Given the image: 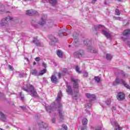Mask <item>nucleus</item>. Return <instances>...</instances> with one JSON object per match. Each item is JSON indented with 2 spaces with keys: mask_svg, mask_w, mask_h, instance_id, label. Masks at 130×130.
I'll list each match as a JSON object with an SVG mask.
<instances>
[{
  "mask_svg": "<svg viewBox=\"0 0 130 130\" xmlns=\"http://www.w3.org/2000/svg\"><path fill=\"white\" fill-rule=\"evenodd\" d=\"M62 96V94L61 93V91L60 90L57 94V97L56 99L57 104H55L54 103H52L50 106H46V110L49 113H51L52 111H54V110H57L59 113V117L61 121L63 120V115L61 113L62 111V104L60 103L61 100V97Z\"/></svg>",
  "mask_w": 130,
  "mask_h": 130,
  "instance_id": "f257e3e1",
  "label": "nucleus"
},
{
  "mask_svg": "<svg viewBox=\"0 0 130 130\" xmlns=\"http://www.w3.org/2000/svg\"><path fill=\"white\" fill-rule=\"evenodd\" d=\"M23 91H25L27 93H30V95L35 98H38V93L35 88L31 84H26V86L22 87Z\"/></svg>",
  "mask_w": 130,
  "mask_h": 130,
  "instance_id": "f03ea898",
  "label": "nucleus"
},
{
  "mask_svg": "<svg viewBox=\"0 0 130 130\" xmlns=\"http://www.w3.org/2000/svg\"><path fill=\"white\" fill-rule=\"evenodd\" d=\"M71 81L73 82V89L76 94L79 93V79L71 78Z\"/></svg>",
  "mask_w": 130,
  "mask_h": 130,
  "instance_id": "7ed1b4c3",
  "label": "nucleus"
},
{
  "mask_svg": "<svg viewBox=\"0 0 130 130\" xmlns=\"http://www.w3.org/2000/svg\"><path fill=\"white\" fill-rule=\"evenodd\" d=\"M38 124L39 125L40 130H45L48 127V124L42 121H38Z\"/></svg>",
  "mask_w": 130,
  "mask_h": 130,
  "instance_id": "20e7f679",
  "label": "nucleus"
},
{
  "mask_svg": "<svg viewBox=\"0 0 130 130\" xmlns=\"http://www.w3.org/2000/svg\"><path fill=\"white\" fill-rule=\"evenodd\" d=\"M13 18L11 17H6V18H4L1 20V26H2V27L4 26H8V21H9V20H12Z\"/></svg>",
  "mask_w": 130,
  "mask_h": 130,
  "instance_id": "39448f33",
  "label": "nucleus"
},
{
  "mask_svg": "<svg viewBox=\"0 0 130 130\" xmlns=\"http://www.w3.org/2000/svg\"><path fill=\"white\" fill-rule=\"evenodd\" d=\"M50 42L49 43L50 45L54 46L55 45V43H57L58 42V39L56 38L54 36H51L50 37Z\"/></svg>",
  "mask_w": 130,
  "mask_h": 130,
  "instance_id": "423d86ee",
  "label": "nucleus"
},
{
  "mask_svg": "<svg viewBox=\"0 0 130 130\" xmlns=\"http://www.w3.org/2000/svg\"><path fill=\"white\" fill-rule=\"evenodd\" d=\"M74 55L75 57H82V56L85 55V52H84L83 50H80L75 52L74 53Z\"/></svg>",
  "mask_w": 130,
  "mask_h": 130,
  "instance_id": "0eeeda50",
  "label": "nucleus"
},
{
  "mask_svg": "<svg viewBox=\"0 0 130 130\" xmlns=\"http://www.w3.org/2000/svg\"><path fill=\"white\" fill-rule=\"evenodd\" d=\"M123 83H124V80L117 77L115 80L113 82V85L117 86V85H123Z\"/></svg>",
  "mask_w": 130,
  "mask_h": 130,
  "instance_id": "6e6552de",
  "label": "nucleus"
},
{
  "mask_svg": "<svg viewBox=\"0 0 130 130\" xmlns=\"http://www.w3.org/2000/svg\"><path fill=\"white\" fill-rule=\"evenodd\" d=\"M82 126L81 127V130H87L86 124H88V119L86 118H83L82 121Z\"/></svg>",
  "mask_w": 130,
  "mask_h": 130,
  "instance_id": "1a4fd4ad",
  "label": "nucleus"
},
{
  "mask_svg": "<svg viewBox=\"0 0 130 130\" xmlns=\"http://www.w3.org/2000/svg\"><path fill=\"white\" fill-rule=\"evenodd\" d=\"M130 35V29H126L124 30L123 32V35L124 37H122V39L124 41H125L126 39H127V38L128 37V36Z\"/></svg>",
  "mask_w": 130,
  "mask_h": 130,
  "instance_id": "9d476101",
  "label": "nucleus"
},
{
  "mask_svg": "<svg viewBox=\"0 0 130 130\" xmlns=\"http://www.w3.org/2000/svg\"><path fill=\"white\" fill-rule=\"evenodd\" d=\"M85 96L87 99H89V100H90V101H93V100L96 99V95H95V94H91L89 93H86Z\"/></svg>",
  "mask_w": 130,
  "mask_h": 130,
  "instance_id": "9b49d317",
  "label": "nucleus"
},
{
  "mask_svg": "<svg viewBox=\"0 0 130 130\" xmlns=\"http://www.w3.org/2000/svg\"><path fill=\"white\" fill-rule=\"evenodd\" d=\"M32 42V43L35 44L36 46H39L40 47H41V46H42V43H41V42H40L39 40L37 39V38L34 37Z\"/></svg>",
  "mask_w": 130,
  "mask_h": 130,
  "instance_id": "f8f14e48",
  "label": "nucleus"
},
{
  "mask_svg": "<svg viewBox=\"0 0 130 130\" xmlns=\"http://www.w3.org/2000/svg\"><path fill=\"white\" fill-rule=\"evenodd\" d=\"M26 14L28 16H35V15L37 16L39 15L38 12L37 11L33 10H29L26 11Z\"/></svg>",
  "mask_w": 130,
  "mask_h": 130,
  "instance_id": "ddd939ff",
  "label": "nucleus"
},
{
  "mask_svg": "<svg viewBox=\"0 0 130 130\" xmlns=\"http://www.w3.org/2000/svg\"><path fill=\"white\" fill-rule=\"evenodd\" d=\"M47 18V16L45 15H43V16H42L41 20L39 22V25H41V26H43V25H45L46 24Z\"/></svg>",
  "mask_w": 130,
  "mask_h": 130,
  "instance_id": "4468645a",
  "label": "nucleus"
},
{
  "mask_svg": "<svg viewBox=\"0 0 130 130\" xmlns=\"http://www.w3.org/2000/svg\"><path fill=\"white\" fill-rule=\"evenodd\" d=\"M8 116L6 114H4V113L0 112V119L2 120L4 122H7L8 119L7 118Z\"/></svg>",
  "mask_w": 130,
  "mask_h": 130,
  "instance_id": "2eb2a0df",
  "label": "nucleus"
},
{
  "mask_svg": "<svg viewBox=\"0 0 130 130\" xmlns=\"http://www.w3.org/2000/svg\"><path fill=\"white\" fill-rule=\"evenodd\" d=\"M66 87L67 93L68 94V95H71V96H73V89H72V87H71V85L67 84Z\"/></svg>",
  "mask_w": 130,
  "mask_h": 130,
  "instance_id": "dca6fc26",
  "label": "nucleus"
},
{
  "mask_svg": "<svg viewBox=\"0 0 130 130\" xmlns=\"http://www.w3.org/2000/svg\"><path fill=\"white\" fill-rule=\"evenodd\" d=\"M117 98L118 100L121 101V100H123L124 98H125L124 93L122 92H119L117 94Z\"/></svg>",
  "mask_w": 130,
  "mask_h": 130,
  "instance_id": "f3484780",
  "label": "nucleus"
},
{
  "mask_svg": "<svg viewBox=\"0 0 130 130\" xmlns=\"http://www.w3.org/2000/svg\"><path fill=\"white\" fill-rule=\"evenodd\" d=\"M45 1H48L49 4H50V5L52 6V7H55L57 4V0H45Z\"/></svg>",
  "mask_w": 130,
  "mask_h": 130,
  "instance_id": "a211bd4d",
  "label": "nucleus"
},
{
  "mask_svg": "<svg viewBox=\"0 0 130 130\" xmlns=\"http://www.w3.org/2000/svg\"><path fill=\"white\" fill-rule=\"evenodd\" d=\"M83 44L86 46H90L91 41L88 39H85L83 41Z\"/></svg>",
  "mask_w": 130,
  "mask_h": 130,
  "instance_id": "6ab92c4d",
  "label": "nucleus"
},
{
  "mask_svg": "<svg viewBox=\"0 0 130 130\" xmlns=\"http://www.w3.org/2000/svg\"><path fill=\"white\" fill-rule=\"evenodd\" d=\"M6 10V8H5V6L0 3V14H3V13H5V11Z\"/></svg>",
  "mask_w": 130,
  "mask_h": 130,
  "instance_id": "aec40b11",
  "label": "nucleus"
},
{
  "mask_svg": "<svg viewBox=\"0 0 130 130\" xmlns=\"http://www.w3.org/2000/svg\"><path fill=\"white\" fill-rule=\"evenodd\" d=\"M102 32L107 38H111V37L110 36V34H109L108 32L105 31V30H102Z\"/></svg>",
  "mask_w": 130,
  "mask_h": 130,
  "instance_id": "412c9836",
  "label": "nucleus"
},
{
  "mask_svg": "<svg viewBox=\"0 0 130 130\" xmlns=\"http://www.w3.org/2000/svg\"><path fill=\"white\" fill-rule=\"evenodd\" d=\"M51 80L54 84H56L57 83V78H56V76H52Z\"/></svg>",
  "mask_w": 130,
  "mask_h": 130,
  "instance_id": "4be33fe9",
  "label": "nucleus"
},
{
  "mask_svg": "<svg viewBox=\"0 0 130 130\" xmlns=\"http://www.w3.org/2000/svg\"><path fill=\"white\" fill-rule=\"evenodd\" d=\"M89 50L91 53H97V50L92 47H90Z\"/></svg>",
  "mask_w": 130,
  "mask_h": 130,
  "instance_id": "5701e85b",
  "label": "nucleus"
},
{
  "mask_svg": "<svg viewBox=\"0 0 130 130\" xmlns=\"http://www.w3.org/2000/svg\"><path fill=\"white\" fill-rule=\"evenodd\" d=\"M57 55L58 57L62 58V52L60 50H58L57 51Z\"/></svg>",
  "mask_w": 130,
  "mask_h": 130,
  "instance_id": "b1692460",
  "label": "nucleus"
},
{
  "mask_svg": "<svg viewBox=\"0 0 130 130\" xmlns=\"http://www.w3.org/2000/svg\"><path fill=\"white\" fill-rule=\"evenodd\" d=\"M30 73H31V75H33L34 76H37V75H38V73L36 69L31 70L30 71Z\"/></svg>",
  "mask_w": 130,
  "mask_h": 130,
  "instance_id": "393cba45",
  "label": "nucleus"
},
{
  "mask_svg": "<svg viewBox=\"0 0 130 130\" xmlns=\"http://www.w3.org/2000/svg\"><path fill=\"white\" fill-rule=\"evenodd\" d=\"M102 27H104V26L101 24H99V25H95L94 26V29L95 30V31H97L98 29H100V28H102Z\"/></svg>",
  "mask_w": 130,
  "mask_h": 130,
  "instance_id": "a878e982",
  "label": "nucleus"
},
{
  "mask_svg": "<svg viewBox=\"0 0 130 130\" xmlns=\"http://www.w3.org/2000/svg\"><path fill=\"white\" fill-rule=\"evenodd\" d=\"M94 79L96 83H100V81H101V79L98 76H95Z\"/></svg>",
  "mask_w": 130,
  "mask_h": 130,
  "instance_id": "bb28decb",
  "label": "nucleus"
},
{
  "mask_svg": "<svg viewBox=\"0 0 130 130\" xmlns=\"http://www.w3.org/2000/svg\"><path fill=\"white\" fill-rule=\"evenodd\" d=\"M78 37H79V34L77 33V32L75 31L73 33V38L74 39L76 40L77 39V38H78Z\"/></svg>",
  "mask_w": 130,
  "mask_h": 130,
  "instance_id": "cd10ccee",
  "label": "nucleus"
},
{
  "mask_svg": "<svg viewBox=\"0 0 130 130\" xmlns=\"http://www.w3.org/2000/svg\"><path fill=\"white\" fill-rule=\"evenodd\" d=\"M19 95L20 96V98H21V100L22 101H24L25 100V96H24V94H23V92H21L19 93Z\"/></svg>",
  "mask_w": 130,
  "mask_h": 130,
  "instance_id": "c85d7f7f",
  "label": "nucleus"
},
{
  "mask_svg": "<svg viewBox=\"0 0 130 130\" xmlns=\"http://www.w3.org/2000/svg\"><path fill=\"white\" fill-rule=\"evenodd\" d=\"M106 58L108 59V60H110L112 58V55L110 54H107Z\"/></svg>",
  "mask_w": 130,
  "mask_h": 130,
  "instance_id": "c756f323",
  "label": "nucleus"
},
{
  "mask_svg": "<svg viewBox=\"0 0 130 130\" xmlns=\"http://www.w3.org/2000/svg\"><path fill=\"white\" fill-rule=\"evenodd\" d=\"M63 30H62V29H60L59 30L58 34L59 35V36H60V37H61V36H63Z\"/></svg>",
  "mask_w": 130,
  "mask_h": 130,
  "instance_id": "7c9ffc66",
  "label": "nucleus"
},
{
  "mask_svg": "<svg viewBox=\"0 0 130 130\" xmlns=\"http://www.w3.org/2000/svg\"><path fill=\"white\" fill-rule=\"evenodd\" d=\"M123 85L125 87V88H127V89H130V86L125 82V81H124V83H123Z\"/></svg>",
  "mask_w": 130,
  "mask_h": 130,
  "instance_id": "2f4dec72",
  "label": "nucleus"
},
{
  "mask_svg": "<svg viewBox=\"0 0 130 130\" xmlns=\"http://www.w3.org/2000/svg\"><path fill=\"white\" fill-rule=\"evenodd\" d=\"M111 103V100L110 99H108L107 100V101H106V105H110V104Z\"/></svg>",
  "mask_w": 130,
  "mask_h": 130,
  "instance_id": "473e14b6",
  "label": "nucleus"
},
{
  "mask_svg": "<svg viewBox=\"0 0 130 130\" xmlns=\"http://www.w3.org/2000/svg\"><path fill=\"white\" fill-rule=\"evenodd\" d=\"M46 73V69H44L43 70H42L39 74V75H44V74H45Z\"/></svg>",
  "mask_w": 130,
  "mask_h": 130,
  "instance_id": "72a5a7b5",
  "label": "nucleus"
},
{
  "mask_svg": "<svg viewBox=\"0 0 130 130\" xmlns=\"http://www.w3.org/2000/svg\"><path fill=\"white\" fill-rule=\"evenodd\" d=\"M76 71L77 73H78V74H81V73H82V72H81V71H80V68H79L78 66H77L76 67Z\"/></svg>",
  "mask_w": 130,
  "mask_h": 130,
  "instance_id": "f704fd0d",
  "label": "nucleus"
},
{
  "mask_svg": "<svg viewBox=\"0 0 130 130\" xmlns=\"http://www.w3.org/2000/svg\"><path fill=\"white\" fill-rule=\"evenodd\" d=\"M119 74L122 75V76H123V77H125V76H126V74H125V73L123 72L122 71H120L119 72Z\"/></svg>",
  "mask_w": 130,
  "mask_h": 130,
  "instance_id": "c9c22d12",
  "label": "nucleus"
},
{
  "mask_svg": "<svg viewBox=\"0 0 130 130\" xmlns=\"http://www.w3.org/2000/svg\"><path fill=\"white\" fill-rule=\"evenodd\" d=\"M115 13L118 16H120V11H119V10L116 9L115 10Z\"/></svg>",
  "mask_w": 130,
  "mask_h": 130,
  "instance_id": "e433bc0d",
  "label": "nucleus"
},
{
  "mask_svg": "<svg viewBox=\"0 0 130 130\" xmlns=\"http://www.w3.org/2000/svg\"><path fill=\"white\" fill-rule=\"evenodd\" d=\"M62 127L63 129L68 130V126L64 124L62 125Z\"/></svg>",
  "mask_w": 130,
  "mask_h": 130,
  "instance_id": "4c0bfd02",
  "label": "nucleus"
},
{
  "mask_svg": "<svg viewBox=\"0 0 130 130\" xmlns=\"http://www.w3.org/2000/svg\"><path fill=\"white\" fill-rule=\"evenodd\" d=\"M83 77H85L86 78H87V77H88V72H83Z\"/></svg>",
  "mask_w": 130,
  "mask_h": 130,
  "instance_id": "58836bf2",
  "label": "nucleus"
},
{
  "mask_svg": "<svg viewBox=\"0 0 130 130\" xmlns=\"http://www.w3.org/2000/svg\"><path fill=\"white\" fill-rule=\"evenodd\" d=\"M42 66L44 68H45V69H46V68H47V64L44 62H43Z\"/></svg>",
  "mask_w": 130,
  "mask_h": 130,
  "instance_id": "ea45409f",
  "label": "nucleus"
},
{
  "mask_svg": "<svg viewBox=\"0 0 130 130\" xmlns=\"http://www.w3.org/2000/svg\"><path fill=\"white\" fill-rule=\"evenodd\" d=\"M9 69L10 71H13L14 70V68L11 65H9Z\"/></svg>",
  "mask_w": 130,
  "mask_h": 130,
  "instance_id": "a19ab883",
  "label": "nucleus"
},
{
  "mask_svg": "<svg viewBox=\"0 0 130 130\" xmlns=\"http://www.w3.org/2000/svg\"><path fill=\"white\" fill-rule=\"evenodd\" d=\"M56 120V119H55V118H53L52 119V123H55V121Z\"/></svg>",
  "mask_w": 130,
  "mask_h": 130,
  "instance_id": "79ce46f5",
  "label": "nucleus"
},
{
  "mask_svg": "<svg viewBox=\"0 0 130 130\" xmlns=\"http://www.w3.org/2000/svg\"><path fill=\"white\" fill-rule=\"evenodd\" d=\"M35 60H36V61H39L40 60V58H39V57H36V58H35Z\"/></svg>",
  "mask_w": 130,
  "mask_h": 130,
  "instance_id": "37998d69",
  "label": "nucleus"
},
{
  "mask_svg": "<svg viewBox=\"0 0 130 130\" xmlns=\"http://www.w3.org/2000/svg\"><path fill=\"white\" fill-rule=\"evenodd\" d=\"M20 108H21V109H22L23 110H25V109H26V107H25V106H20Z\"/></svg>",
  "mask_w": 130,
  "mask_h": 130,
  "instance_id": "c03bdc74",
  "label": "nucleus"
},
{
  "mask_svg": "<svg viewBox=\"0 0 130 130\" xmlns=\"http://www.w3.org/2000/svg\"><path fill=\"white\" fill-rule=\"evenodd\" d=\"M96 2H97V0H92L91 4L94 5V4L96 3Z\"/></svg>",
  "mask_w": 130,
  "mask_h": 130,
  "instance_id": "a18cd8bd",
  "label": "nucleus"
},
{
  "mask_svg": "<svg viewBox=\"0 0 130 130\" xmlns=\"http://www.w3.org/2000/svg\"><path fill=\"white\" fill-rule=\"evenodd\" d=\"M78 44H79V43L78 42H75V43H74L75 46H78Z\"/></svg>",
  "mask_w": 130,
  "mask_h": 130,
  "instance_id": "49530a36",
  "label": "nucleus"
},
{
  "mask_svg": "<svg viewBox=\"0 0 130 130\" xmlns=\"http://www.w3.org/2000/svg\"><path fill=\"white\" fill-rule=\"evenodd\" d=\"M67 69H66V68H64V69H63V70H62V72H63V73H67Z\"/></svg>",
  "mask_w": 130,
  "mask_h": 130,
  "instance_id": "de8ad7c7",
  "label": "nucleus"
},
{
  "mask_svg": "<svg viewBox=\"0 0 130 130\" xmlns=\"http://www.w3.org/2000/svg\"><path fill=\"white\" fill-rule=\"evenodd\" d=\"M19 77H20V78H24L23 74H19Z\"/></svg>",
  "mask_w": 130,
  "mask_h": 130,
  "instance_id": "09e8293b",
  "label": "nucleus"
},
{
  "mask_svg": "<svg viewBox=\"0 0 130 130\" xmlns=\"http://www.w3.org/2000/svg\"><path fill=\"white\" fill-rule=\"evenodd\" d=\"M62 30H63V32L65 33V32H66L67 31V28H64L63 29H62Z\"/></svg>",
  "mask_w": 130,
  "mask_h": 130,
  "instance_id": "8fccbe9b",
  "label": "nucleus"
},
{
  "mask_svg": "<svg viewBox=\"0 0 130 130\" xmlns=\"http://www.w3.org/2000/svg\"><path fill=\"white\" fill-rule=\"evenodd\" d=\"M112 109H113V110H116V107H112Z\"/></svg>",
  "mask_w": 130,
  "mask_h": 130,
  "instance_id": "3c124183",
  "label": "nucleus"
},
{
  "mask_svg": "<svg viewBox=\"0 0 130 130\" xmlns=\"http://www.w3.org/2000/svg\"><path fill=\"white\" fill-rule=\"evenodd\" d=\"M34 23H35V20H32L31 21V24H34Z\"/></svg>",
  "mask_w": 130,
  "mask_h": 130,
  "instance_id": "603ef678",
  "label": "nucleus"
},
{
  "mask_svg": "<svg viewBox=\"0 0 130 130\" xmlns=\"http://www.w3.org/2000/svg\"><path fill=\"white\" fill-rule=\"evenodd\" d=\"M95 130H101V127L96 128Z\"/></svg>",
  "mask_w": 130,
  "mask_h": 130,
  "instance_id": "864d4df0",
  "label": "nucleus"
},
{
  "mask_svg": "<svg viewBox=\"0 0 130 130\" xmlns=\"http://www.w3.org/2000/svg\"><path fill=\"white\" fill-rule=\"evenodd\" d=\"M24 59H26L27 60V61H29V59H28L27 58H24Z\"/></svg>",
  "mask_w": 130,
  "mask_h": 130,
  "instance_id": "5fc2aeb1",
  "label": "nucleus"
},
{
  "mask_svg": "<svg viewBox=\"0 0 130 130\" xmlns=\"http://www.w3.org/2000/svg\"><path fill=\"white\" fill-rule=\"evenodd\" d=\"M61 76V74H60V73H59L58 75V76L60 78V76Z\"/></svg>",
  "mask_w": 130,
  "mask_h": 130,
  "instance_id": "6e6d98bb",
  "label": "nucleus"
},
{
  "mask_svg": "<svg viewBox=\"0 0 130 130\" xmlns=\"http://www.w3.org/2000/svg\"><path fill=\"white\" fill-rule=\"evenodd\" d=\"M117 20H120V18L119 17H117Z\"/></svg>",
  "mask_w": 130,
  "mask_h": 130,
  "instance_id": "4d7b16f0",
  "label": "nucleus"
},
{
  "mask_svg": "<svg viewBox=\"0 0 130 130\" xmlns=\"http://www.w3.org/2000/svg\"><path fill=\"white\" fill-rule=\"evenodd\" d=\"M22 1H23V2H29V1L30 0H22Z\"/></svg>",
  "mask_w": 130,
  "mask_h": 130,
  "instance_id": "13d9d810",
  "label": "nucleus"
},
{
  "mask_svg": "<svg viewBox=\"0 0 130 130\" xmlns=\"http://www.w3.org/2000/svg\"><path fill=\"white\" fill-rule=\"evenodd\" d=\"M101 105V106H102V107H103L104 108H105V105Z\"/></svg>",
  "mask_w": 130,
  "mask_h": 130,
  "instance_id": "bf43d9fd",
  "label": "nucleus"
},
{
  "mask_svg": "<svg viewBox=\"0 0 130 130\" xmlns=\"http://www.w3.org/2000/svg\"><path fill=\"white\" fill-rule=\"evenodd\" d=\"M105 5H107V2H106V1H105Z\"/></svg>",
  "mask_w": 130,
  "mask_h": 130,
  "instance_id": "052dcab7",
  "label": "nucleus"
},
{
  "mask_svg": "<svg viewBox=\"0 0 130 130\" xmlns=\"http://www.w3.org/2000/svg\"><path fill=\"white\" fill-rule=\"evenodd\" d=\"M36 64V62H34V66H35Z\"/></svg>",
  "mask_w": 130,
  "mask_h": 130,
  "instance_id": "680f3d73",
  "label": "nucleus"
},
{
  "mask_svg": "<svg viewBox=\"0 0 130 130\" xmlns=\"http://www.w3.org/2000/svg\"><path fill=\"white\" fill-rule=\"evenodd\" d=\"M118 2H122L123 0H117Z\"/></svg>",
  "mask_w": 130,
  "mask_h": 130,
  "instance_id": "e2e57ef3",
  "label": "nucleus"
},
{
  "mask_svg": "<svg viewBox=\"0 0 130 130\" xmlns=\"http://www.w3.org/2000/svg\"><path fill=\"white\" fill-rule=\"evenodd\" d=\"M69 46V47H71V45H70Z\"/></svg>",
  "mask_w": 130,
  "mask_h": 130,
  "instance_id": "0e129e2a",
  "label": "nucleus"
},
{
  "mask_svg": "<svg viewBox=\"0 0 130 130\" xmlns=\"http://www.w3.org/2000/svg\"><path fill=\"white\" fill-rule=\"evenodd\" d=\"M0 130H3V129H2V128H0Z\"/></svg>",
  "mask_w": 130,
  "mask_h": 130,
  "instance_id": "69168bd1",
  "label": "nucleus"
},
{
  "mask_svg": "<svg viewBox=\"0 0 130 130\" xmlns=\"http://www.w3.org/2000/svg\"><path fill=\"white\" fill-rule=\"evenodd\" d=\"M89 105H91V104H89Z\"/></svg>",
  "mask_w": 130,
  "mask_h": 130,
  "instance_id": "338daca9",
  "label": "nucleus"
}]
</instances>
